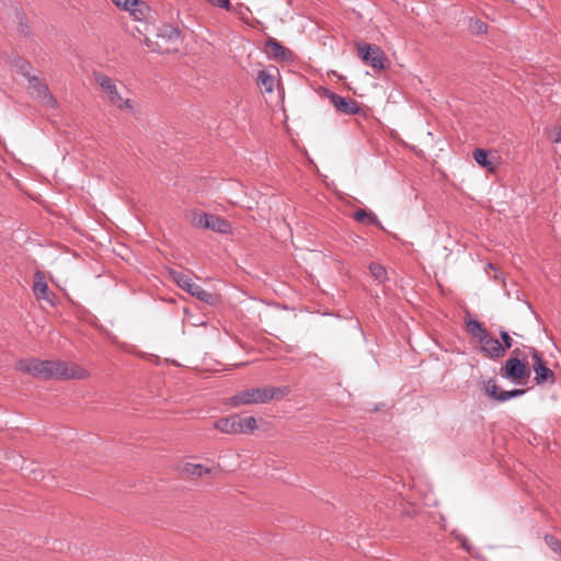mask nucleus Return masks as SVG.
Instances as JSON below:
<instances>
[{"mask_svg":"<svg viewBox=\"0 0 561 561\" xmlns=\"http://www.w3.org/2000/svg\"><path fill=\"white\" fill-rule=\"evenodd\" d=\"M270 390L273 392V398H282L289 393V389L287 387L270 388Z\"/></svg>","mask_w":561,"mask_h":561,"instance_id":"32","label":"nucleus"},{"mask_svg":"<svg viewBox=\"0 0 561 561\" xmlns=\"http://www.w3.org/2000/svg\"><path fill=\"white\" fill-rule=\"evenodd\" d=\"M526 392L525 389H513L507 391H500L497 401L505 402L510 399L517 398L523 396Z\"/></svg>","mask_w":561,"mask_h":561,"instance_id":"23","label":"nucleus"},{"mask_svg":"<svg viewBox=\"0 0 561 561\" xmlns=\"http://www.w3.org/2000/svg\"><path fill=\"white\" fill-rule=\"evenodd\" d=\"M358 56L366 64L371 66L377 70L385 69V62L387 61V57L385 53L380 49V47L367 43L357 45Z\"/></svg>","mask_w":561,"mask_h":561,"instance_id":"5","label":"nucleus"},{"mask_svg":"<svg viewBox=\"0 0 561 561\" xmlns=\"http://www.w3.org/2000/svg\"><path fill=\"white\" fill-rule=\"evenodd\" d=\"M18 19H19V24H20V27H21V32L26 35L27 34V23L25 21V18L22 16V15H18Z\"/></svg>","mask_w":561,"mask_h":561,"instance_id":"35","label":"nucleus"},{"mask_svg":"<svg viewBox=\"0 0 561 561\" xmlns=\"http://www.w3.org/2000/svg\"><path fill=\"white\" fill-rule=\"evenodd\" d=\"M557 141H561V128L560 131L558 133Z\"/></svg>","mask_w":561,"mask_h":561,"instance_id":"37","label":"nucleus"},{"mask_svg":"<svg viewBox=\"0 0 561 561\" xmlns=\"http://www.w3.org/2000/svg\"><path fill=\"white\" fill-rule=\"evenodd\" d=\"M27 82L30 94L33 99H35L46 107H57V100L53 96V94L49 92L47 84L41 78L36 76L30 77V80Z\"/></svg>","mask_w":561,"mask_h":561,"instance_id":"3","label":"nucleus"},{"mask_svg":"<svg viewBox=\"0 0 561 561\" xmlns=\"http://www.w3.org/2000/svg\"><path fill=\"white\" fill-rule=\"evenodd\" d=\"M467 331L479 340V342L482 339H485V335L488 334V331L480 323L478 320L470 319L466 322Z\"/></svg>","mask_w":561,"mask_h":561,"instance_id":"17","label":"nucleus"},{"mask_svg":"<svg viewBox=\"0 0 561 561\" xmlns=\"http://www.w3.org/2000/svg\"><path fill=\"white\" fill-rule=\"evenodd\" d=\"M16 67L22 76H24L27 81L30 80V77H33L31 75L32 65L25 60V59H19L16 62Z\"/></svg>","mask_w":561,"mask_h":561,"instance_id":"27","label":"nucleus"},{"mask_svg":"<svg viewBox=\"0 0 561 561\" xmlns=\"http://www.w3.org/2000/svg\"><path fill=\"white\" fill-rule=\"evenodd\" d=\"M206 1L213 5H217L219 8L226 9V10H230V8H231V3L229 0H206Z\"/></svg>","mask_w":561,"mask_h":561,"instance_id":"33","label":"nucleus"},{"mask_svg":"<svg viewBox=\"0 0 561 561\" xmlns=\"http://www.w3.org/2000/svg\"><path fill=\"white\" fill-rule=\"evenodd\" d=\"M273 399V392L268 387L251 388L234 394L231 398V405H248L266 403Z\"/></svg>","mask_w":561,"mask_h":561,"instance_id":"2","label":"nucleus"},{"mask_svg":"<svg viewBox=\"0 0 561 561\" xmlns=\"http://www.w3.org/2000/svg\"><path fill=\"white\" fill-rule=\"evenodd\" d=\"M481 344V353L492 359L500 358L505 354V347H503L502 343L495 339L490 336L488 333L485 339L480 341Z\"/></svg>","mask_w":561,"mask_h":561,"instance_id":"11","label":"nucleus"},{"mask_svg":"<svg viewBox=\"0 0 561 561\" xmlns=\"http://www.w3.org/2000/svg\"><path fill=\"white\" fill-rule=\"evenodd\" d=\"M488 157H489V153L484 149H476L473 152V158H474L476 162L482 167H486L490 164Z\"/></svg>","mask_w":561,"mask_h":561,"instance_id":"26","label":"nucleus"},{"mask_svg":"<svg viewBox=\"0 0 561 561\" xmlns=\"http://www.w3.org/2000/svg\"><path fill=\"white\" fill-rule=\"evenodd\" d=\"M329 99L335 110L342 114L355 115L360 112L358 102L353 99L341 96L334 92L329 93Z\"/></svg>","mask_w":561,"mask_h":561,"instance_id":"9","label":"nucleus"},{"mask_svg":"<svg viewBox=\"0 0 561 561\" xmlns=\"http://www.w3.org/2000/svg\"><path fill=\"white\" fill-rule=\"evenodd\" d=\"M214 427L225 434H239L242 431L237 414L217 420Z\"/></svg>","mask_w":561,"mask_h":561,"instance_id":"14","label":"nucleus"},{"mask_svg":"<svg viewBox=\"0 0 561 561\" xmlns=\"http://www.w3.org/2000/svg\"><path fill=\"white\" fill-rule=\"evenodd\" d=\"M94 80L102 89V91L106 94V98L110 104H114L115 102L121 100V94L117 90V87L112 78L106 75L95 72Z\"/></svg>","mask_w":561,"mask_h":561,"instance_id":"10","label":"nucleus"},{"mask_svg":"<svg viewBox=\"0 0 561 561\" xmlns=\"http://www.w3.org/2000/svg\"><path fill=\"white\" fill-rule=\"evenodd\" d=\"M257 83L266 92L271 93L274 90V76L265 70H261L257 75Z\"/></svg>","mask_w":561,"mask_h":561,"instance_id":"18","label":"nucleus"},{"mask_svg":"<svg viewBox=\"0 0 561 561\" xmlns=\"http://www.w3.org/2000/svg\"><path fill=\"white\" fill-rule=\"evenodd\" d=\"M266 53L274 59H285L286 58L285 47L274 38H270L266 42Z\"/></svg>","mask_w":561,"mask_h":561,"instance_id":"16","label":"nucleus"},{"mask_svg":"<svg viewBox=\"0 0 561 561\" xmlns=\"http://www.w3.org/2000/svg\"><path fill=\"white\" fill-rule=\"evenodd\" d=\"M528 352L534 360L533 369L535 371V382L537 385H543L546 382L553 385L556 382L554 374L546 366L540 353L535 347H528Z\"/></svg>","mask_w":561,"mask_h":561,"instance_id":"7","label":"nucleus"},{"mask_svg":"<svg viewBox=\"0 0 561 561\" xmlns=\"http://www.w3.org/2000/svg\"><path fill=\"white\" fill-rule=\"evenodd\" d=\"M514 353L518 355L519 354V350L518 348L514 350Z\"/></svg>","mask_w":561,"mask_h":561,"instance_id":"39","label":"nucleus"},{"mask_svg":"<svg viewBox=\"0 0 561 561\" xmlns=\"http://www.w3.org/2000/svg\"><path fill=\"white\" fill-rule=\"evenodd\" d=\"M33 291L37 299L53 304L51 297H54V294L49 291L45 275L41 271H36L34 274Z\"/></svg>","mask_w":561,"mask_h":561,"instance_id":"13","label":"nucleus"},{"mask_svg":"<svg viewBox=\"0 0 561 561\" xmlns=\"http://www.w3.org/2000/svg\"><path fill=\"white\" fill-rule=\"evenodd\" d=\"M113 105L119 110H131L133 108L131 101L129 99L124 100L122 96H121V100L115 102Z\"/></svg>","mask_w":561,"mask_h":561,"instance_id":"31","label":"nucleus"},{"mask_svg":"<svg viewBox=\"0 0 561 561\" xmlns=\"http://www.w3.org/2000/svg\"><path fill=\"white\" fill-rule=\"evenodd\" d=\"M500 336L502 339V342H503V347L506 348H511L513 346V339L510 336V334L504 331V330H501L500 331Z\"/></svg>","mask_w":561,"mask_h":561,"instance_id":"30","label":"nucleus"},{"mask_svg":"<svg viewBox=\"0 0 561 561\" xmlns=\"http://www.w3.org/2000/svg\"><path fill=\"white\" fill-rule=\"evenodd\" d=\"M170 275L179 287L190 293L201 301L207 305H215L217 296L210 291L205 290L202 286L195 284L192 278L181 271L171 270Z\"/></svg>","mask_w":561,"mask_h":561,"instance_id":"1","label":"nucleus"},{"mask_svg":"<svg viewBox=\"0 0 561 561\" xmlns=\"http://www.w3.org/2000/svg\"><path fill=\"white\" fill-rule=\"evenodd\" d=\"M160 36L167 37L168 39H178L180 37V30L172 25H164L160 30Z\"/></svg>","mask_w":561,"mask_h":561,"instance_id":"24","label":"nucleus"},{"mask_svg":"<svg viewBox=\"0 0 561 561\" xmlns=\"http://www.w3.org/2000/svg\"><path fill=\"white\" fill-rule=\"evenodd\" d=\"M44 364H48L43 368L45 371L44 379H53L55 360H44Z\"/></svg>","mask_w":561,"mask_h":561,"instance_id":"29","label":"nucleus"},{"mask_svg":"<svg viewBox=\"0 0 561 561\" xmlns=\"http://www.w3.org/2000/svg\"><path fill=\"white\" fill-rule=\"evenodd\" d=\"M483 389L486 396L497 401L500 390L494 379L491 378L488 381H485L483 385Z\"/></svg>","mask_w":561,"mask_h":561,"instance_id":"22","label":"nucleus"},{"mask_svg":"<svg viewBox=\"0 0 561 561\" xmlns=\"http://www.w3.org/2000/svg\"><path fill=\"white\" fill-rule=\"evenodd\" d=\"M469 28L474 34H484L488 31L486 24L484 22H482L481 20H478V19H476V20L471 19L470 20Z\"/></svg>","mask_w":561,"mask_h":561,"instance_id":"25","label":"nucleus"},{"mask_svg":"<svg viewBox=\"0 0 561 561\" xmlns=\"http://www.w3.org/2000/svg\"><path fill=\"white\" fill-rule=\"evenodd\" d=\"M528 375L526 365L517 357H512L506 360L504 368L501 371V376L511 380L514 383H518L524 377Z\"/></svg>","mask_w":561,"mask_h":561,"instance_id":"8","label":"nucleus"},{"mask_svg":"<svg viewBox=\"0 0 561 561\" xmlns=\"http://www.w3.org/2000/svg\"><path fill=\"white\" fill-rule=\"evenodd\" d=\"M239 424L242 431L240 433H251L256 430L257 424L254 416H248L245 419H241L239 416Z\"/></svg>","mask_w":561,"mask_h":561,"instance_id":"21","label":"nucleus"},{"mask_svg":"<svg viewBox=\"0 0 561 561\" xmlns=\"http://www.w3.org/2000/svg\"><path fill=\"white\" fill-rule=\"evenodd\" d=\"M194 226L220 233H230L231 225L228 220L208 213L196 214L193 219Z\"/></svg>","mask_w":561,"mask_h":561,"instance_id":"4","label":"nucleus"},{"mask_svg":"<svg viewBox=\"0 0 561 561\" xmlns=\"http://www.w3.org/2000/svg\"><path fill=\"white\" fill-rule=\"evenodd\" d=\"M126 11H128L136 21H144L149 12V7L144 1L133 0Z\"/></svg>","mask_w":561,"mask_h":561,"instance_id":"15","label":"nucleus"},{"mask_svg":"<svg viewBox=\"0 0 561 561\" xmlns=\"http://www.w3.org/2000/svg\"><path fill=\"white\" fill-rule=\"evenodd\" d=\"M549 545L552 548V550L561 557V541L556 539L552 540Z\"/></svg>","mask_w":561,"mask_h":561,"instance_id":"36","label":"nucleus"},{"mask_svg":"<svg viewBox=\"0 0 561 561\" xmlns=\"http://www.w3.org/2000/svg\"><path fill=\"white\" fill-rule=\"evenodd\" d=\"M118 9L126 11L133 0H111Z\"/></svg>","mask_w":561,"mask_h":561,"instance_id":"34","label":"nucleus"},{"mask_svg":"<svg viewBox=\"0 0 561 561\" xmlns=\"http://www.w3.org/2000/svg\"><path fill=\"white\" fill-rule=\"evenodd\" d=\"M369 270L377 280L382 282L386 279L387 272L380 264L373 263L370 264Z\"/></svg>","mask_w":561,"mask_h":561,"instance_id":"28","label":"nucleus"},{"mask_svg":"<svg viewBox=\"0 0 561 561\" xmlns=\"http://www.w3.org/2000/svg\"><path fill=\"white\" fill-rule=\"evenodd\" d=\"M462 547L466 549V550H469V547L467 546L466 542L462 543Z\"/></svg>","mask_w":561,"mask_h":561,"instance_id":"38","label":"nucleus"},{"mask_svg":"<svg viewBox=\"0 0 561 561\" xmlns=\"http://www.w3.org/2000/svg\"><path fill=\"white\" fill-rule=\"evenodd\" d=\"M354 219L358 222H363L366 225H377L379 224V220L377 216L374 213H368L364 209H357L354 213Z\"/></svg>","mask_w":561,"mask_h":561,"instance_id":"19","label":"nucleus"},{"mask_svg":"<svg viewBox=\"0 0 561 561\" xmlns=\"http://www.w3.org/2000/svg\"><path fill=\"white\" fill-rule=\"evenodd\" d=\"M53 379H84L88 377V371L77 364L55 360V367L53 370Z\"/></svg>","mask_w":561,"mask_h":561,"instance_id":"6","label":"nucleus"},{"mask_svg":"<svg viewBox=\"0 0 561 561\" xmlns=\"http://www.w3.org/2000/svg\"><path fill=\"white\" fill-rule=\"evenodd\" d=\"M184 472L195 477H203L210 472V469L201 463H186L183 468Z\"/></svg>","mask_w":561,"mask_h":561,"instance_id":"20","label":"nucleus"},{"mask_svg":"<svg viewBox=\"0 0 561 561\" xmlns=\"http://www.w3.org/2000/svg\"><path fill=\"white\" fill-rule=\"evenodd\" d=\"M48 364H44V360L37 359V358H28V359H21L16 364V369L28 374L35 378H42L44 379V367Z\"/></svg>","mask_w":561,"mask_h":561,"instance_id":"12","label":"nucleus"}]
</instances>
